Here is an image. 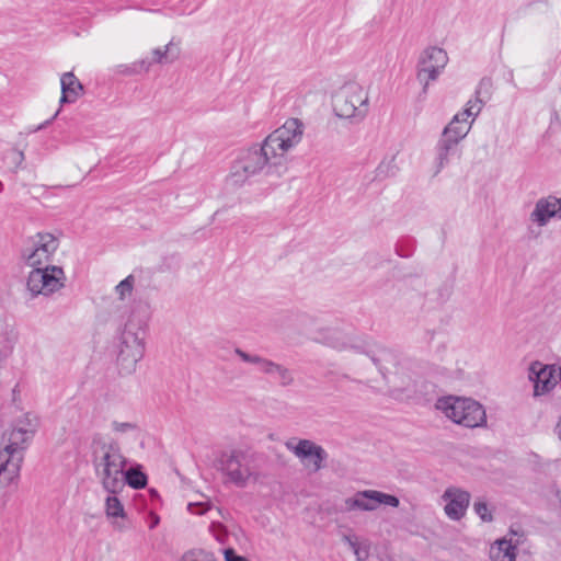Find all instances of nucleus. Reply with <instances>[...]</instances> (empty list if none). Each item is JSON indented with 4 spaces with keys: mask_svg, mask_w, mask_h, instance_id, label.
Wrapping results in <instances>:
<instances>
[{
    "mask_svg": "<svg viewBox=\"0 0 561 561\" xmlns=\"http://www.w3.org/2000/svg\"><path fill=\"white\" fill-rule=\"evenodd\" d=\"M34 436L30 431L12 426L8 433L7 444L0 450V469L18 485L24 453Z\"/></svg>",
    "mask_w": 561,
    "mask_h": 561,
    "instance_id": "nucleus-6",
    "label": "nucleus"
},
{
    "mask_svg": "<svg viewBox=\"0 0 561 561\" xmlns=\"http://www.w3.org/2000/svg\"><path fill=\"white\" fill-rule=\"evenodd\" d=\"M13 426L21 428V431H30V435L34 436L38 430L39 420L36 415L26 413L22 417L18 419Z\"/></svg>",
    "mask_w": 561,
    "mask_h": 561,
    "instance_id": "nucleus-27",
    "label": "nucleus"
},
{
    "mask_svg": "<svg viewBox=\"0 0 561 561\" xmlns=\"http://www.w3.org/2000/svg\"><path fill=\"white\" fill-rule=\"evenodd\" d=\"M18 342L15 329L8 323L0 324V368L3 362L13 353Z\"/></svg>",
    "mask_w": 561,
    "mask_h": 561,
    "instance_id": "nucleus-21",
    "label": "nucleus"
},
{
    "mask_svg": "<svg viewBox=\"0 0 561 561\" xmlns=\"http://www.w3.org/2000/svg\"><path fill=\"white\" fill-rule=\"evenodd\" d=\"M147 319H135L134 312L128 318L121 336L117 363L123 374L129 375L136 370L137 363L145 354Z\"/></svg>",
    "mask_w": 561,
    "mask_h": 561,
    "instance_id": "nucleus-4",
    "label": "nucleus"
},
{
    "mask_svg": "<svg viewBox=\"0 0 561 561\" xmlns=\"http://www.w3.org/2000/svg\"><path fill=\"white\" fill-rule=\"evenodd\" d=\"M472 126V122L467 121L466 117H461L457 113L449 124L443 129L440 137L449 139L453 144L459 145V142L468 135Z\"/></svg>",
    "mask_w": 561,
    "mask_h": 561,
    "instance_id": "nucleus-19",
    "label": "nucleus"
},
{
    "mask_svg": "<svg viewBox=\"0 0 561 561\" xmlns=\"http://www.w3.org/2000/svg\"><path fill=\"white\" fill-rule=\"evenodd\" d=\"M234 353L244 363L256 365L260 373L274 377L279 386L288 387L294 383V375L287 367L268 358L249 354L241 348H236Z\"/></svg>",
    "mask_w": 561,
    "mask_h": 561,
    "instance_id": "nucleus-14",
    "label": "nucleus"
},
{
    "mask_svg": "<svg viewBox=\"0 0 561 561\" xmlns=\"http://www.w3.org/2000/svg\"><path fill=\"white\" fill-rule=\"evenodd\" d=\"M209 530L214 534L215 538L218 541H222L221 537L225 536V531H224L225 529L221 524L213 522L209 527Z\"/></svg>",
    "mask_w": 561,
    "mask_h": 561,
    "instance_id": "nucleus-38",
    "label": "nucleus"
},
{
    "mask_svg": "<svg viewBox=\"0 0 561 561\" xmlns=\"http://www.w3.org/2000/svg\"><path fill=\"white\" fill-rule=\"evenodd\" d=\"M334 111L343 118L363 119L368 112V93L356 84H346L336 95Z\"/></svg>",
    "mask_w": 561,
    "mask_h": 561,
    "instance_id": "nucleus-10",
    "label": "nucleus"
},
{
    "mask_svg": "<svg viewBox=\"0 0 561 561\" xmlns=\"http://www.w3.org/2000/svg\"><path fill=\"white\" fill-rule=\"evenodd\" d=\"M325 342L328 345L336 350H346L348 347V343L339 331H332Z\"/></svg>",
    "mask_w": 561,
    "mask_h": 561,
    "instance_id": "nucleus-33",
    "label": "nucleus"
},
{
    "mask_svg": "<svg viewBox=\"0 0 561 561\" xmlns=\"http://www.w3.org/2000/svg\"><path fill=\"white\" fill-rule=\"evenodd\" d=\"M344 539L358 561H365L368 558L369 552L366 545L360 543L355 537L345 536Z\"/></svg>",
    "mask_w": 561,
    "mask_h": 561,
    "instance_id": "nucleus-30",
    "label": "nucleus"
},
{
    "mask_svg": "<svg viewBox=\"0 0 561 561\" xmlns=\"http://www.w3.org/2000/svg\"><path fill=\"white\" fill-rule=\"evenodd\" d=\"M470 493L460 488L449 486L447 488L442 499L445 502V514L451 520L461 519L470 503Z\"/></svg>",
    "mask_w": 561,
    "mask_h": 561,
    "instance_id": "nucleus-16",
    "label": "nucleus"
},
{
    "mask_svg": "<svg viewBox=\"0 0 561 561\" xmlns=\"http://www.w3.org/2000/svg\"><path fill=\"white\" fill-rule=\"evenodd\" d=\"M179 51L173 53V43L170 42L164 48H156L152 50L153 61L163 62V60L173 61L178 58Z\"/></svg>",
    "mask_w": 561,
    "mask_h": 561,
    "instance_id": "nucleus-29",
    "label": "nucleus"
},
{
    "mask_svg": "<svg viewBox=\"0 0 561 561\" xmlns=\"http://www.w3.org/2000/svg\"><path fill=\"white\" fill-rule=\"evenodd\" d=\"M92 462L100 482L110 494H118L124 489L123 472L127 458L123 455L117 442L105 440L95 434L91 440Z\"/></svg>",
    "mask_w": 561,
    "mask_h": 561,
    "instance_id": "nucleus-1",
    "label": "nucleus"
},
{
    "mask_svg": "<svg viewBox=\"0 0 561 561\" xmlns=\"http://www.w3.org/2000/svg\"><path fill=\"white\" fill-rule=\"evenodd\" d=\"M490 85H491L490 81H488L485 79L480 81V83L476 90L474 98L470 99L466 103V107L462 112H459L461 117H466L467 121H469V122H472V123L474 122L476 117L480 114V112L483 108V105L485 103V100L483 99V94L484 95L489 94Z\"/></svg>",
    "mask_w": 561,
    "mask_h": 561,
    "instance_id": "nucleus-18",
    "label": "nucleus"
},
{
    "mask_svg": "<svg viewBox=\"0 0 561 561\" xmlns=\"http://www.w3.org/2000/svg\"><path fill=\"white\" fill-rule=\"evenodd\" d=\"M56 116H58V112H57V113H55V115H53V118H51V119L56 118Z\"/></svg>",
    "mask_w": 561,
    "mask_h": 561,
    "instance_id": "nucleus-44",
    "label": "nucleus"
},
{
    "mask_svg": "<svg viewBox=\"0 0 561 561\" xmlns=\"http://www.w3.org/2000/svg\"><path fill=\"white\" fill-rule=\"evenodd\" d=\"M263 141L261 146H253L243 151L233 162L231 171L227 178V183L232 186H242L251 178L265 174L279 178L285 169L280 162L273 157Z\"/></svg>",
    "mask_w": 561,
    "mask_h": 561,
    "instance_id": "nucleus-3",
    "label": "nucleus"
},
{
    "mask_svg": "<svg viewBox=\"0 0 561 561\" xmlns=\"http://www.w3.org/2000/svg\"><path fill=\"white\" fill-rule=\"evenodd\" d=\"M105 513L107 517H125V510L116 494H111L105 500Z\"/></svg>",
    "mask_w": 561,
    "mask_h": 561,
    "instance_id": "nucleus-28",
    "label": "nucleus"
},
{
    "mask_svg": "<svg viewBox=\"0 0 561 561\" xmlns=\"http://www.w3.org/2000/svg\"><path fill=\"white\" fill-rule=\"evenodd\" d=\"M18 485L0 469V491H13Z\"/></svg>",
    "mask_w": 561,
    "mask_h": 561,
    "instance_id": "nucleus-36",
    "label": "nucleus"
},
{
    "mask_svg": "<svg viewBox=\"0 0 561 561\" xmlns=\"http://www.w3.org/2000/svg\"><path fill=\"white\" fill-rule=\"evenodd\" d=\"M399 171L396 157L382 160L376 169V179L383 180L394 176Z\"/></svg>",
    "mask_w": 561,
    "mask_h": 561,
    "instance_id": "nucleus-25",
    "label": "nucleus"
},
{
    "mask_svg": "<svg viewBox=\"0 0 561 561\" xmlns=\"http://www.w3.org/2000/svg\"><path fill=\"white\" fill-rule=\"evenodd\" d=\"M447 64L448 55L443 48L433 46L422 51L417 62L416 78L423 85V94L427 93L430 83L438 79Z\"/></svg>",
    "mask_w": 561,
    "mask_h": 561,
    "instance_id": "nucleus-11",
    "label": "nucleus"
},
{
    "mask_svg": "<svg viewBox=\"0 0 561 561\" xmlns=\"http://www.w3.org/2000/svg\"><path fill=\"white\" fill-rule=\"evenodd\" d=\"M209 503H190L187 508L192 514L203 515L210 510Z\"/></svg>",
    "mask_w": 561,
    "mask_h": 561,
    "instance_id": "nucleus-37",
    "label": "nucleus"
},
{
    "mask_svg": "<svg viewBox=\"0 0 561 561\" xmlns=\"http://www.w3.org/2000/svg\"><path fill=\"white\" fill-rule=\"evenodd\" d=\"M370 358L373 360V363L378 367L379 371L385 375V369L386 367L383 366V362H391L393 363L396 360V356L394 354L387 350V348H382L379 351L378 355H370Z\"/></svg>",
    "mask_w": 561,
    "mask_h": 561,
    "instance_id": "nucleus-31",
    "label": "nucleus"
},
{
    "mask_svg": "<svg viewBox=\"0 0 561 561\" xmlns=\"http://www.w3.org/2000/svg\"><path fill=\"white\" fill-rule=\"evenodd\" d=\"M112 431L116 434H125L129 432H137L138 425L133 422L113 421L111 423Z\"/></svg>",
    "mask_w": 561,
    "mask_h": 561,
    "instance_id": "nucleus-34",
    "label": "nucleus"
},
{
    "mask_svg": "<svg viewBox=\"0 0 561 561\" xmlns=\"http://www.w3.org/2000/svg\"><path fill=\"white\" fill-rule=\"evenodd\" d=\"M59 247V240L50 232H37L28 239L21 252L24 264L31 268L53 265V256Z\"/></svg>",
    "mask_w": 561,
    "mask_h": 561,
    "instance_id": "nucleus-9",
    "label": "nucleus"
},
{
    "mask_svg": "<svg viewBox=\"0 0 561 561\" xmlns=\"http://www.w3.org/2000/svg\"><path fill=\"white\" fill-rule=\"evenodd\" d=\"M285 447L312 472L321 470L328 459L325 449L310 439L293 437L285 442Z\"/></svg>",
    "mask_w": 561,
    "mask_h": 561,
    "instance_id": "nucleus-12",
    "label": "nucleus"
},
{
    "mask_svg": "<svg viewBox=\"0 0 561 561\" xmlns=\"http://www.w3.org/2000/svg\"><path fill=\"white\" fill-rule=\"evenodd\" d=\"M457 147L458 146L453 144L449 139L446 140L439 137L435 147V173L440 172L449 163V158L456 152Z\"/></svg>",
    "mask_w": 561,
    "mask_h": 561,
    "instance_id": "nucleus-22",
    "label": "nucleus"
},
{
    "mask_svg": "<svg viewBox=\"0 0 561 561\" xmlns=\"http://www.w3.org/2000/svg\"><path fill=\"white\" fill-rule=\"evenodd\" d=\"M399 503L400 501L397 496L376 490L358 491L354 496L345 500L346 508L350 511H375L379 505L398 507Z\"/></svg>",
    "mask_w": 561,
    "mask_h": 561,
    "instance_id": "nucleus-15",
    "label": "nucleus"
},
{
    "mask_svg": "<svg viewBox=\"0 0 561 561\" xmlns=\"http://www.w3.org/2000/svg\"><path fill=\"white\" fill-rule=\"evenodd\" d=\"M50 122H51V119L46 121V122H45V124H43V125H41V126L38 127V129H41V128L45 127V126H46V125H48Z\"/></svg>",
    "mask_w": 561,
    "mask_h": 561,
    "instance_id": "nucleus-43",
    "label": "nucleus"
},
{
    "mask_svg": "<svg viewBox=\"0 0 561 561\" xmlns=\"http://www.w3.org/2000/svg\"><path fill=\"white\" fill-rule=\"evenodd\" d=\"M217 470L224 484L244 489L261 479L259 455L250 449L233 448L222 451L217 459Z\"/></svg>",
    "mask_w": 561,
    "mask_h": 561,
    "instance_id": "nucleus-2",
    "label": "nucleus"
},
{
    "mask_svg": "<svg viewBox=\"0 0 561 561\" xmlns=\"http://www.w3.org/2000/svg\"><path fill=\"white\" fill-rule=\"evenodd\" d=\"M554 216L561 218V198L549 196L538 199L535 209L530 214V219L539 226H545Z\"/></svg>",
    "mask_w": 561,
    "mask_h": 561,
    "instance_id": "nucleus-17",
    "label": "nucleus"
},
{
    "mask_svg": "<svg viewBox=\"0 0 561 561\" xmlns=\"http://www.w3.org/2000/svg\"><path fill=\"white\" fill-rule=\"evenodd\" d=\"M151 518H152V520H151V523H150V526H149V527H150L151 529H153L154 527H157V526H158V524H159V522H160V518H159V516H158L157 514H154V513H152V514H151Z\"/></svg>",
    "mask_w": 561,
    "mask_h": 561,
    "instance_id": "nucleus-40",
    "label": "nucleus"
},
{
    "mask_svg": "<svg viewBox=\"0 0 561 561\" xmlns=\"http://www.w3.org/2000/svg\"><path fill=\"white\" fill-rule=\"evenodd\" d=\"M490 559L492 561H515L516 547L512 545L511 540L499 539L490 548Z\"/></svg>",
    "mask_w": 561,
    "mask_h": 561,
    "instance_id": "nucleus-23",
    "label": "nucleus"
},
{
    "mask_svg": "<svg viewBox=\"0 0 561 561\" xmlns=\"http://www.w3.org/2000/svg\"><path fill=\"white\" fill-rule=\"evenodd\" d=\"M135 283L136 278L133 274H130L116 285L115 293L118 296L119 300L124 301L131 297Z\"/></svg>",
    "mask_w": 561,
    "mask_h": 561,
    "instance_id": "nucleus-26",
    "label": "nucleus"
},
{
    "mask_svg": "<svg viewBox=\"0 0 561 561\" xmlns=\"http://www.w3.org/2000/svg\"><path fill=\"white\" fill-rule=\"evenodd\" d=\"M473 508H474L476 514L483 522H488L489 523V522L493 520L492 513L490 512L486 502L479 500V501L474 502Z\"/></svg>",
    "mask_w": 561,
    "mask_h": 561,
    "instance_id": "nucleus-35",
    "label": "nucleus"
},
{
    "mask_svg": "<svg viewBox=\"0 0 561 561\" xmlns=\"http://www.w3.org/2000/svg\"><path fill=\"white\" fill-rule=\"evenodd\" d=\"M16 156L19 157L20 161H22L24 159V154L21 151L16 152Z\"/></svg>",
    "mask_w": 561,
    "mask_h": 561,
    "instance_id": "nucleus-42",
    "label": "nucleus"
},
{
    "mask_svg": "<svg viewBox=\"0 0 561 561\" xmlns=\"http://www.w3.org/2000/svg\"><path fill=\"white\" fill-rule=\"evenodd\" d=\"M66 274L61 266L46 265L32 268L26 277V290L31 298L50 297L66 285Z\"/></svg>",
    "mask_w": 561,
    "mask_h": 561,
    "instance_id": "nucleus-8",
    "label": "nucleus"
},
{
    "mask_svg": "<svg viewBox=\"0 0 561 561\" xmlns=\"http://www.w3.org/2000/svg\"><path fill=\"white\" fill-rule=\"evenodd\" d=\"M61 98L60 103H73L83 92V85L72 72H65L60 79Z\"/></svg>",
    "mask_w": 561,
    "mask_h": 561,
    "instance_id": "nucleus-20",
    "label": "nucleus"
},
{
    "mask_svg": "<svg viewBox=\"0 0 561 561\" xmlns=\"http://www.w3.org/2000/svg\"><path fill=\"white\" fill-rule=\"evenodd\" d=\"M556 433H557L559 439L561 440V417H560L559 422L557 423Z\"/></svg>",
    "mask_w": 561,
    "mask_h": 561,
    "instance_id": "nucleus-41",
    "label": "nucleus"
},
{
    "mask_svg": "<svg viewBox=\"0 0 561 561\" xmlns=\"http://www.w3.org/2000/svg\"><path fill=\"white\" fill-rule=\"evenodd\" d=\"M435 408L454 423L468 427H483L486 425V412L481 403L471 398L443 397Z\"/></svg>",
    "mask_w": 561,
    "mask_h": 561,
    "instance_id": "nucleus-5",
    "label": "nucleus"
},
{
    "mask_svg": "<svg viewBox=\"0 0 561 561\" xmlns=\"http://www.w3.org/2000/svg\"><path fill=\"white\" fill-rule=\"evenodd\" d=\"M528 377L534 382V396H545L552 391L561 380V367L534 362L529 367Z\"/></svg>",
    "mask_w": 561,
    "mask_h": 561,
    "instance_id": "nucleus-13",
    "label": "nucleus"
},
{
    "mask_svg": "<svg viewBox=\"0 0 561 561\" xmlns=\"http://www.w3.org/2000/svg\"><path fill=\"white\" fill-rule=\"evenodd\" d=\"M56 116H58V112H57V113H55V115H53V118H51V119L56 118Z\"/></svg>",
    "mask_w": 561,
    "mask_h": 561,
    "instance_id": "nucleus-45",
    "label": "nucleus"
},
{
    "mask_svg": "<svg viewBox=\"0 0 561 561\" xmlns=\"http://www.w3.org/2000/svg\"><path fill=\"white\" fill-rule=\"evenodd\" d=\"M224 554L226 561H249L244 557L238 556L233 549H226Z\"/></svg>",
    "mask_w": 561,
    "mask_h": 561,
    "instance_id": "nucleus-39",
    "label": "nucleus"
},
{
    "mask_svg": "<svg viewBox=\"0 0 561 561\" xmlns=\"http://www.w3.org/2000/svg\"><path fill=\"white\" fill-rule=\"evenodd\" d=\"M123 477L124 486L128 484L134 489H142L147 484V477L139 468H125Z\"/></svg>",
    "mask_w": 561,
    "mask_h": 561,
    "instance_id": "nucleus-24",
    "label": "nucleus"
},
{
    "mask_svg": "<svg viewBox=\"0 0 561 561\" xmlns=\"http://www.w3.org/2000/svg\"><path fill=\"white\" fill-rule=\"evenodd\" d=\"M305 125L298 118H288L265 139L267 151L273 153L286 170L287 153L302 140Z\"/></svg>",
    "mask_w": 561,
    "mask_h": 561,
    "instance_id": "nucleus-7",
    "label": "nucleus"
},
{
    "mask_svg": "<svg viewBox=\"0 0 561 561\" xmlns=\"http://www.w3.org/2000/svg\"><path fill=\"white\" fill-rule=\"evenodd\" d=\"M180 561H217V559L205 550H190L181 557Z\"/></svg>",
    "mask_w": 561,
    "mask_h": 561,
    "instance_id": "nucleus-32",
    "label": "nucleus"
}]
</instances>
